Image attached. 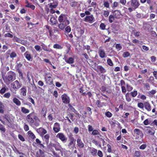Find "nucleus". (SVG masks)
I'll use <instances>...</instances> for the list:
<instances>
[{"label":"nucleus","mask_w":157,"mask_h":157,"mask_svg":"<svg viewBox=\"0 0 157 157\" xmlns=\"http://www.w3.org/2000/svg\"><path fill=\"white\" fill-rule=\"evenodd\" d=\"M15 74L13 71H9L7 73V75L3 79L4 82L7 84H9L11 82L15 79Z\"/></svg>","instance_id":"1"},{"label":"nucleus","mask_w":157,"mask_h":157,"mask_svg":"<svg viewBox=\"0 0 157 157\" xmlns=\"http://www.w3.org/2000/svg\"><path fill=\"white\" fill-rule=\"evenodd\" d=\"M143 130L147 134H149L151 135H154L155 133V131L152 128L150 127H145Z\"/></svg>","instance_id":"2"},{"label":"nucleus","mask_w":157,"mask_h":157,"mask_svg":"<svg viewBox=\"0 0 157 157\" xmlns=\"http://www.w3.org/2000/svg\"><path fill=\"white\" fill-rule=\"evenodd\" d=\"M49 2H50L48 5L49 7L50 8H56L58 5V1L56 0H48Z\"/></svg>","instance_id":"3"},{"label":"nucleus","mask_w":157,"mask_h":157,"mask_svg":"<svg viewBox=\"0 0 157 157\" xmlns=\"http://www.w3.org/2000/svg\"><path fill=\"white\" fill-rule=\"evenodd\" d=\"M11 85L14 90H17L21 87V84L17 80H16L12 83Z\"/></svg>","instance_id":"4"},{"label":"nucleus","mask_w":157,"mask_h":157,"mask_svg":"<svg viewBox=\"0 0 157 157\" xmlns=\"http://www.w3.org/2000/svg\"><path fill=\"white\" fill-rule=\"evenodd\" d=\"M51 75L49 73H47L45 74L44 79L46 81V82L48 81L50 82V84L53 83V80L51 78Z\"/></svg>","instance_id":"5"},{"label":"nucleus","mask_w":157,"mask_h":157,"mask_svg":"<svg viewBox=\"0 0 157 157\" xmlns=\"http://www.w3.org/2000/svg\"><path fill=\"white\" fill-rule=\"evenodd\" d=\"M61 98L63 103L67 104L70 102L69 97L66 94H64L61 96Z\"/></svg>","instance_id":"6"},{"label":"nucleus","mask_w":157,"mask_h":157,"mask_svg":"<svg viewBox=\"0 0 157 157\" xmlns=\"http://www.w3.org/2000/svg\"><path fill=\"white\" fill-rule=\"evenodd\" d=\"M140 4L138 1L137 0H132L131 1V6L135 9L139 6Z\"/></svg>","instance_id":"7"},{"label":"nucleus","mask_w":157,"mask_h":157,"mask_svg":"<svg viewBox=\"0 0 157 157\" xmlns=\"http://www.w3.org/2000/svg\"><path fill=\"white\" fill-rule=\"evenodd\" d=\"M26 59L29 61H32L33 60V57L28 51H26L24 54Z\"/></svg>","instance_id":"8"},{"label":"nucleus","mask_w":157,"mask_h":157,"mask_svg":"<svg viewBox=\"0 0 157 157\" xmlns=\"http://www.w3.org/2000/svg\"><path fill=\"white\" fill-rule=\"evenodd\" d=\"M33 114V113H31L27 116V120L30 124H33L34 122V121L32 117Z\"/></svg>","instance_id":"9"},{"label":"nucleus","mask_w":157,"mask_h":157,"mask_svg":"<svg viewBox=\"0 0 157 157\" xmlns=\"http://www.w3.org/2000/svg\"><path fill=\"white\" fill-rule=\"evenodd\" d=\"M60 124L57 123H55L53 127V130L55 132H58L60 130Z\"/></svg>","instance_id":"10"},{"label":"nucleus","mask_w":157,"mask_h":157,"mask_svg":"<svg viewBox=\"0 0 157 157\" xmlns=\"http://www.w3.org/2000/svg\"><path fill=\"white\" fill-rule=\"evenodd\" d=\"M36 131L40 135V136H42L46 134L47 133L46 130L42 128H40L38 129H37L36 130Z\"/></svg>","instance_id":"11"},{"label":"nucleus","mask_w":157,"mask_h":157,"mask_svg":"<svg viewBox=\"0 0 157 157\" xmlns=\"http://www.w3.org/2000/svg\"><path fill=\"white\" fill-rule=\"evenodd\" d=\"M144 107L148 112L150 111L151 110V107L150 103L147 101L144 102Z\"/></svg>","instance_id":"12"},{"label":"nucleus","mask_w":157,"mask_h":157,"mask_svg":"<svg viewBox=\"0 0 157 157\" xmlns=\"http://www.w3.org/2000/svg\"><path fill=\"white\" fill-rule=\"evenodd\" d=\"M94 19V17L92 15L90 16H86L85 17L84 21L86 22H92L93 20Z\"/></svg>","instance_id":"13"},{"label":"nucleus","mask_w":157,"mask_h":157,"mask_svg":"<svg viewBox=\"0 0 157 157\" xmlns=\"http://www.w3.org/2000/svg\"><path fill=\"white\" fill-rule=\"evenodd\" d=\"M98 53L100 57L101 58H103L105 57V53L104 50L99 48Z\"/></svg>","instance_id":"14"},{"label":"nucleus","mask_w":157,"mask_h":157,"mask_svg":"<svg viewBox=\"0 0 157 157\" xmlns=\"http://www.w3.org/2000/svg\"><path fill=\"white\" fill-rule=\"evenodd\" d=\"M113 15L115 16V18L117 19L120 17V16L121 15V14L119 10H116L114 11Z\"/></svg>","instance_id":"15"},{"label":"nucleus","mask_w":157,"mask_h":157,"mask_svg":"<svg viewBox=\"0 0 157 157\" xmlns=\"http://www.w3.org/2000/svg\"><path fill=\"white\" fill-rule=\"evenodd\" d=\"M97 68L101 73H104L106 72V69L101 66H98Z\"/></svg>","instance_id":"16"},{"label":"nucleus","mask_w":157,"mask_h":157,"mask_svg":"<svg viewBox=\"0 0 157 157\" xmlns=\"http://www.w3.org/2000/svg\"><path fill=\"white\" fill-rule=\"evenodd\" d=\"M134 132L137 135H139L140 137L143 136V133L142 131L139 129L136 128L134 130Z\"/></svg>","instance_id":"17"},{"label":"nucleus","mask_w":157,"mask_h":157,"mask_svg":"<svg viewBox=\"0 0 157 157\" xmlns=\"http://www.w3.org/2000/svg\"><path fill=\"white\" fill-rule=\"evenodd\" d=\"M77 145L78 147L80 148H82L84 146V144L80 140V139H78L77 141Z\"/></svg>","instance_id":"18"},{"label":"nucleus","mask_w":157,"mask_h":157,"mask_svg":"<svg viewBox=\"0 0 157 157\" xmlns=\"http://www.w3.org/2000/svg\"><path fill=\"white\" fill-rule=\"evenodd\" d=\"M65 61L67 63L71 64H72L74 63V59L72 57H70L67 59H65Z\"/></svg>","instance_id":"19"},{"label":"nucleus","mask_w":157,"mask_h":157,"mask_svg":"<svg viewBox=\"0 0 157 157\" xmlns=\"http://www.w3.org/2000/svg\"><path fill=\"white\" fill-rule=\"evenodd\" d=\"M144 29L146 30H150L151 29V25L148 24H144L143 25Z\"/></svg>","instance_id":"20"},{"label":"nucleus","mask_w":157,"mask_h":157,"mask_svg":"<svg viewBox=\"0 0 157 157\" xmlns=\"http://www.w3.org/2000/svg\"><path fill=\"white\" fill-rule=\"evenodd\" d=\"M13 101L17 106H20L21 105V102L20 101L16 98H13Z\"/></svg>","instance_id":"21"},{"label":"nucleus","mask_w":157,"mask_h":157,"mask_svg":"<svg viewBox=\"0 0 157 157\" xmlns=\"http://www.w3.org/2000/svg\"><path fill=\"white\" fill-rule=\"evenodd\" d=\"M50 21L51 23V24L52 25L56 24L57 22L56 19L53 16L51 17Z\"/></svg>","instance_id":"22"},{"label":"nucleus","mask_w":157,"mask_h":157,"mask_svg":"<svg viewBox=\"0 0 157 157\" xmlns=\"http://www.w3.org/2000/svg\"><path fill=\"white\" fill-rule=\"evenodd\" d=\"M60 23L58 25L59 28L60 29H61L63 30L65 27H66L67 25H68V24H66L65 23L60 22Z\"/></svg>","instance_id":"23"},{"label":"nucleus","mask_w":157,"mask_h":157,"mask_svg":"<svg viewBox=\"0 0 157 157\" xmlns=\"http://www.w3.org/2000/svg\"><path fill=\"white\" fill-rule=\"evenodd\" d=\"M21 94H22V95L24 96H25L26 95V91L27 90L26 89L25 87H24L22 88H21Z\"/></svg>","instance_id":"24"},{"label":"nucleus","mask_w":157,"mask_h":157,"mask_svg":"<svg viewBox=\"0 0 157 157\" xmlns=\"http://www.w3.org/2000/svg\"><path fill=\"white\" fill-rule=\"evenodd\" d=\"M90 153L91 155L93 156H95L97 155V150L96 149L93 148L90 151Z\"/></svg>","instance_id":"25"},{"label":"nucleus","mask_w":157,"mask_h":157,"mask_svg":"<svg viewBox=\"0 0 157 157\" xmlns=\"http://www.w3.org/2000/svg\"><path fill=\"white\" fill-rule=\"evenodd\" d=\"M37 157H45L44 153L40 150H39V152H37L36 153Z\"/></svg>","instance_id":"26"},{"label":"nucleus","mask_w":157,"mask_h":157,"mask_svg":"<svg viewBox=\"0 0 157 157\" xmlns=\"http://www.w3.org/2000/svg\"><path fill=\"white\" fill-rule=\"evenodd\" d=\"M25 6L30 8L33 10H34L35 8V7L34 5H32L30 3H29L27 1V4L25 5Z\"/></svg>","instance_id":"27"},{"label":"nucleus","mask_w":157,"mask_h":157,"mask_svg":"<svg viewBox=\"0 0 157 157\" xmlns=\"http://www.w3.org/2000/svg\"><path fill=\"white\" fill-rule=\"evenodd\" d=\"M61 22L65 23L66 24H69L70 23L69 21L67 19V17L65 16L63 18L62 21Z\"/></svg>","instance_id":"28"},{"label":"nucleus","mask_w":157,"mask_h":157,"mask_svg":"<svg viewBox=\"0 0 157 157\" xmlns=\"http://www.w3.org/2000/svg\"><path fill=\"white\" fill-rule=\"evenodd\" d=\"M129 93H127L125 95V98L126 101L129 102L131 100V98L129 95Z\"/></svg>","instance_id":"29"},{"label":"nucleus","mask_w":157,"mask_h":157,"mask_svg":"<svg viewBox=\"0 0 157 157\" xmlns=\"http://www.w3.org/2000/svg\"><path fill=\"white\" fill-rule=\"evenodd\" d=\"M13 150L14 151V152L16 154H21L22 155H24V154L21 152H20L18 150L16 147H14V148H13Z\"/></svg>","instance_id":"30"},{"label":"nucleus","mask_w":157,"mask_h":157,"mask_svg":"<svg viewBox=\"0 0 157 157\" xmlns=\"http://www.w3.org/2000/svg\"><path fill=\"white\" fill-rule=\"evenodd\" d=\"M155 7V3H154L150 5L149 9L151 11V12H153V11Z\"/></svg>","instance_id":"31"},{"label":"nucleus","mask_w":157,"mask_h":157,"mask_svg":"<svg viewBox=\"0 0 157 157\" xmlns=\"http://www.w3.org/2000/svg\"><path fill=\"white\" fill-rule=\"evenodd\" d=\"M21 111L24 113H28L29 112V110L24 107H21Z\"/></svg>","instance_id":"32"},{"label":"nucleus","mask_w":157,"mask_h":157,"mask_svg":"<svg viewBox=\"0 0 157 157\" xmlns=\"http://www.w3.org/2000/svg\"><path fill=\"white\" fill-rule=\"evenodd\" d=\"M114 15H110L109 17V21L110 23H112L113 22V20L115 18Z\"/></svg>","instance_id":"33"},{"label":"nucleus","mask_w":157,"mask_h":157,"mask_svg":"<svg viewBox=\"0 0 157 157\" xmlns=\"http://www.w3.org/2000/svg\"><path fill=\"white\" fill-rule=\"evenodd\" d=\"M6 91V87H2L0 90V94H3Z\"/></svg>","instance_id":"34"},{"label":"nucleus","mask_w":157,"mask_h":157,"mask_svg":"<svg viewBox=\"0 0 157 157\" xmlns=\"http://www.w3.org/2000/svg\"><path fill=\"white\" fill-rule=\"evenodd\" d=\"M130 94L133 97H135L137 94V92L136 90H134L131 92Z\"/></svg>","instance_id":"35"},{"label":"nucleus","mask_w":157,"mask_h":157,"mask_svg":"<svg viewBox=\"0 0 157 157\" xmlns=\"http://www.w3.org/2000/svg\"><path fill=\"white\" fill-rule=\"evenodd\" d=\"M127 90L128 91H130L133 89V87L128 84L126 85Z\"/></svg>","instance_id":"36"},{"label":"nucleus","mask_w":157,"mask_h":157,"mask_svg":"<svg viewBox=\"0 0 157 157\" xmlns=\"http://www.w3.org/2000/svg\"><path fill=\"white\" fill-rule=\"evenodd\" d=\"M65 15L61 14L58 17V21L59 22H61L62 21L63 19V18H64V17H65Z\"/></svg>","instance_id":"37"},{"label":"nucleus","mask_w":157,"mask_h":157,"mask_svg":"<svg viewBox=\"0 0 157 157\" xmlns=\"http://www.w3.org/2000/svg\"><path fill=\"white\" fill-rule=\"evenodd\" d=\"M107 64L109 66H113V64L112 61L109 58L107 60Z\"/></svg>","instance_id":"38"},{"label":"nucleus","mask_w":157,"mask_h":157,"mask_svg":"<svg viewBox=\"0 0 157 157\" xmlns=\"http://www.w3.org/2000/svg\"><path fill=\"white\" fill-rule=\"evenodd\" d=\"M134 155L137 157H140L141 156V153L140 151H136L134 153Z\"/></svg>","instance_id":"39"},{"label":"nucleus","mask_w":157,"mask_h":157,"mask_svg":"<svg viewBox=\"0 0 157 157\" xmlns=\"http://www.w3.org/2000/svg\"><path fill=\"white\" fill-rule=\"evenodd\" d=\"M138 107L141 109H143L144 107V103L140 102L138 103Z\"/></svg>","instance_id":"40"},{"label":"nucleus","mask_w":157,"mask_h":157,"mask_svg":"<svg viewBox=\"0 0 157 157\" xmlns=\"http://www.w3.org/2000/svg\"><path fill=\"white\" fill-rule=\"evenodd\" d=\"M29 136L31 137H36L34 134L30 131L28 132Z\"/></svg>","instance_id":"41"},{"label":"nucleus","mask_w":157,"mask_h":157,"mask_svg":"<svg viewBox=\"0 0 157 157\" xmlns=\"http://www.w3.org/2000/svg\"><path fill=\"white\" fill-rule=\"evenodd\" d=\"M143 123L145 125H147L149 124L150 123V119H146L144 121Z\"/></svg>","instance_id":"42"},{"label":"nucleus","mask_w":157,"mask_h":157,"mask_svg":"<svg viewBox=\"0 0 157 157\" xmlns=\"http://www.w3.org/2000/svg\"><path fill=\"white\" fill-rule=\"evenodd\" d=\"M10 96V94L9 92H7L4 94L3 97L4 98H9Z\"/></svg>","instance_id":"43"},{"label":"nucleus","mask_w":157,"mask_h":157,"mask_svg":"<svg viewBox=\"0 0 157 157\" xmlns=\"http://www.w3.org/2000/svg\"><path fill=\"white\" fill-rule=\"evenodd\" d=\"M53 48L58 49H61L62 48L61 46L58 44H55L53 45Z\"/></svg>","instance_id":"44"},{"label":"nucleus","mask_w":157,"mask_h":157,"mask_svg":"<svg viewBox=\"0 0 157 157\" xmlns=\"http://www.w3.org/2000/svg\"><path fill=\"white\" fill-rule=\"evenodd\" d=\"M34 48L37 51H40L41 50V47L38 45H36L35 46Z\"/></svg>","instance_id":"45"},{"label":"nucleus","mask_w":157,"mask_h":157,"mask_svg":"<svg viewBox=\"0 0 157 157\" xmlns=\"http://www.w3.org/2000/svg\"><path fill=\"white\" fill-rule=\"evenodd\" d=\"M156 91L155 90H152L148 92V94L150 96H151L152 95L156 93Z\"/></svg>","instance_id":"46"},{"label":"nucleus","mask_w":157,"mask_h":157,"mask_svg":"<svg viewBox=\"0 0 157 157\" xmlns=\"http://www.w3.org/2000/svg\"><path fill=\"white\" fill-rule=\"evenodd\" d=\"M10 56L11 58H13L17 56V54L15 52H13L10 54Z\"/></svg>","instance_id":"47"},{"label":"nucleus","mask_w":157,"mask_h":157,"mask_svg":"<svg viewBox=\"0 0 157 157\" xmlns=\"http://www.w3.org/2000/svg\"><path fill=\"white\" fill-rule=\"evenodd\" d=\"M29 101L31 102L34 105H35V103L34 100L30 96L28 98Z\"/></svg>","instance_id":"48"},{"label":"nucleus","mask_w":157,"mask_h":157,"mask_svg":"<svg viewBox=\"0 0 157 157\" xmlns=\"http://www.w3.org/2000/svg\"><path fill=\"white\" fill-rule=\"evenodd\" d=\"M41 46H42V49L44 50L47 51H48L47 47L44 44H42Z\"/></svg>","instance_id":"49"},{"label":"nucleus","mask_w":157,"mask_h":157,"mask_svg":"<svg viewBox=\"0 0 157 157\" xmlns=\"http://www.w3.org/2000/svg\"><path fill=\"white\" fill-rule=\"evenodd\" d=\"M107 151L109 153H111L112 152L111 147V145L109 144H108L107 145Z\"/></svg>","instance_id":"50"},{"label":"nucleus","mask_w":157,"mask_h":157,"mask_svg":"<svg viewBox=\"0 0 157 157\" xmlns=\"http://www.w3.org/2000/svg\"><path fill=\"white\" fill-rule=\"evenodd\" d=\"M4 106L3 104L2 105L0 106V113H4Z\"/></svg>","instance_id":"51"},{"label":"nucleus","mask_w":157,"mask_h":157,"mask_svg":"<svg viewBox=\"0 0 157 157\" xmlns=\"http://www.w3.org/2000/svg\"><path fill=\"white\" fill-rule=\"evenodd\" d=\"M105 115L108 117H110L112 115V114L109 111L106 112Z\"/></svg>","instance_id":"52"},{"label":"nucleus","mask_w":157,"mask_h":157,"mask_svg":"<svg viewBox=\"0 0 157 157\" xmlns=\"http://www.w3.org/2000/svg\"><path fill=\"white\" fill-rule=\"evenodd\" d=\"M97 155L99 157H103V155L102 152L100 150H98L97 153Z\"/></svg>","instance_id":"53"},{"label":"nucleus","mask_w":157,"mask_h":157,"mask_svg":"<svg viewBox=\"0 0 157 157\" xmlns=\"http://www.w3.org/2000/svg\"><path fill=\"white\" fill-rule=\"evenodd\" d=\"M109 13L108 11L104 10L103 15L105 17H107L109 14Z\"/></svg>","instance_id":"54"},{"label":"nucleus","mask_w":157,"mask_h":157,"mask_svg":"<svg viewBox=\"0 0 157 157\" xmlns=\"http://www.w3.org/2000/svg\"><path fill=\"white\" fill-rule=\"evenodd\" d=\"M130 56V53L128 52H125L124 53L123 56L124 57H128Z\"/></svg>","instance_id":"55"},{"label":"nucleus","mask_w":157,"mask_h":157,"mask_svg":"<svg viewBox=\"0 0 157 157\" xmlns=\"http://www.w3.org/2000/svg\"><path fill=\"white\" fill-rule=\"evenodd\" d=\"M105 25L104 23H101L100 25V27L102 30H104L105 29Z\"/></svg>","instance_id":"56"},{"label":"nucleus","mask_w":157,"mask_h":157,"mask_svg":"<svg viewBox=\"0 0 157 157\" xmlns=\"http://www.w3.org/2000/svg\"><path fill=\"white\" fill-rule=\"evenodd\" d=\"M69 108L71 110L72 112H74L75 113L77 112V111L75 109V108L71 105H69Z\"/></svg>","instance_id":"57"},{"label":"nucleus","mask_w":157,"mask_h":157,"mask_svg":"<svg viewBox=\"0 0 157 157\" xmlns=\"http://www.w3.org/2000/svg\"><path fill=\"white\" fill-rule=\"evenodd\" d=\"M53 154V156L54 157H60V156L56 153L53 150L52 151Z\"/></svg>","instance_id":"58"},{"label":"nucleus","mask_w":157,"mask_h":157,"mask_svg":"<svg viewBox=\"0 0 157 157\" xmlns=\"http://www.w3.org/2000/svg\"><path fill=\"white\" fill-rule=\"evenodd\" d=\"M144 86L146 90H149L150 89V86L148 83H146L144 84Z\"/></svg>","instance_id":"59"},{"label":"nucleus","mask_w":157,"mask_h":157,"mask_svg":"<svg viewBox=\"0 0 157 157\" xmlns=\"http://www.w3.org/2000/svg\"><path fill=\"white\" fill-rule=\"evenodd\" d=\"M121 88L122 92L123 93H125L126 92V90L125 86H121Z\"/></svg>","instance_id":"60"},{"label":"nucleus","mask_w":157,"mask_h":157,"mask_svg":"<svg viewBox=\"0 0 157 157\" xmlns=\"http://www.w3.org/2000/svg\"><path fill=\"white\" fill-rule=\"evenodd\" d=\"M57 137H64V135L63 133H58L57 135Z\"/></svg>","instance_id":"61"},{"label":"nucleus","mask_w":157,"mask_h":157,"mask_svg":"<svg viewBox=\"0 0 157 157\" xmlns=\"http://www.w3.org/2000/svg\"><path fill=\"white\" fill-rule=\"evenodd\" d=\"M65 30L67 33H69L71 31V28L69 26H67L65 28Z\"/></svg>","instance_id":"62"},{"label":"nucleus","mask_w":157,"mask_h":157,"mask_svg":"<svg viewBox=\"0 0 157 157\" xmlns=\"http://www.w3.org/2000/svg\"><path fill=\"white\" fill-rule=\"evenodd\" d=\"M13 40L14 41L19 43L20 42L21 39L17 37L14 36L13 38Z\"/></svg>","instance_id":"63"},{"label":"nucleus","mask_w":157,"mask_h":157,"mask_svg":"<svg viewBox=\"0 0 157 157\" xmlns=\"http://www.w3.org/2000/svg\"><path fill=\"white\" fill-rule=\"evenodd\" d=\"M0 130L3 132L5 131V129L4 127L1 124H0Z\"/></svg>","instance_id":"64"}]
</instances>
